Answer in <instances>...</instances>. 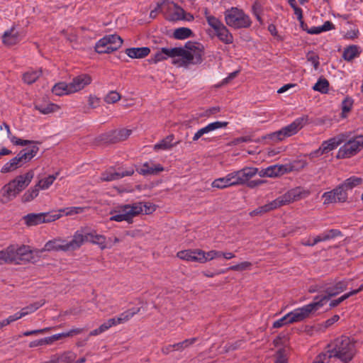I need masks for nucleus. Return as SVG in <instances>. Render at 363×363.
<instances>
[{
	"instance_id": "a18cd8bd",
	"label": "nucleus",
	"mask_w": 363,
	"mask_h": 363,
	"mask_svg": "<svg viewBox=\"0 0 363 363\" xmlns=\"http://www.w3.org/2000/svg\"><path fill=\"white\" fill-rule=\"evenodd\" d=\"M124 206L126 208L132 220L133 217L143 212V202L135 203L132 205L127 204L124 205Z\"/></svg>"
},
{
	"instance_id": "9b49d317",
	"label": "nucleus",
	"mask_w": 363,
	"mask_h": 363,
	"mask_svg": "<svg viewBox=\"0 0 363 363\" xmlns=\"http://www.w3.org/2000/svg\"><path fill=\"white\" fill-rule=\"evenodd\" d=\"M131 130L120 129L101 135L99 141L105 144H114L126 140L131 134Z\"/></svg>"
},
{
	"instance_id": "a878e982",
	"label": "nucleus",
	"mask_w": 363,
	"mask_h": 363,
	"mask_svg": "<svg viewBox=\"0 0 363 363\" xmlns=\"http://www.w3.org/2000/svg\"><path fill=\"white\" fill-rule=\"evenodd\" d=\"M19 35L15 31V27L13 26L10 30L4 32L2 36V42L7 46H12L19 42Z\"/></svg>"
},
{
	"instance_id": "6ab92c4d",
	"label": "nucleus",
	"mask_w": 363,
	"mask_h": 363,
	"mask_svg": "<svg viewBox=\"0 0 363 363\" xmlns=\"http://www.w3.org/2000/svg\"><path fill=\"white\" fill-rule=\"evenodd\" d=\"M16 245H11L5 250L0 251V264H18Z\"/></svg>"
},
{
	"instance_id": "4c0bfd02",
	"label": "nucleus",
	"mask_w": 363,
	"mask_h": 363,
	"mask_svg": "<svg viewBox=\"0 0 363 363\" xmlns=\"http://www.w3.org/2000/svg\"><path fill=\"white\" fill-rule=\"evenodd\" d=\"M228 125V122L226 121H215L208 124L206 126L199 129L200 133L203 136L204 134L208 133L214 130L225 128Z\"/></svg>"
},
{
	"instance_id": "4d7b16f0",
	"label": "nucleus",
	"mask_w": 363,
	"mask_h": 363,
	"mask_svg": "<svg viewBox=\"0 0 363 363\" xmlns=\"http://www.w3.org/2000/svg\"><path fill=\"white\" fill-rule=\"evenodd\" d=\"M121 98L119 93L116 91H109L104 97V101L107 104H114L118 101Z\"/></svg>"
},
{
	"instance_id": "20e7f679",
	"label": "nucleus",
	"mask_w": 363,
	"mask_h": 363,
	"mask_svg": "<svg viewBox=\"0 0 363 363\" xmlns=\"http://www.w3.org/2000/svg\"><path fill=\"white\" fill-rule=\"evenodd\" d=\"M308 120V116H303L281 130L264 136L263 139H270L274 142L281 141L286 137L295 135L307 123Z\"/></svg>"
},
{
	"instance_id": "423d86ee",
	"label": "nucleus",
	"mask_w": 363,
	"mask_h": 363,
	"mask_svg": "<svg viewBox=\"0 0 363 363\" xmlns=\"http://www.w3.org/2000/svg\"><path fill=\"white\" fill-rule=\"evenodd\" d=\"M123 43V39L117 34L107 35L96 43L95 50L99 54L111 53L119 49Z\"/></svg>"
},
{
	"instance_id": "6e6d98bb",
	"label": "nucleus",
	"mask_w": 363,
	"mask_h": 363,
	"mask_svg": "<svg viewBox=\"0 0 363 363\" xmlns=\"http://www.w3.org/2000/svg\"><path fill=\"white\" fill-rule=\"evenodd\" d=\"M167 59V56L163 52V48L160 50L157 51L154 55L148 60L151 64H157L159 62L165 60Z\"/></svg>"
},
{
	"instance_id": "7ed1b4c3",
	"label": "nucleus",
	"mask_w": 363,
	"mask_h": 363,
	"mask_svg": "<svg viewBox=\"0 0 363 363\" xmlns=\"http://www.w3.org/2000/svg\"><path fill=\"white\" fill-rule=\"evenodd\" d=\"M225 23L235 29L247 28L251 26L250 16L242 9L231 7L224 12Z\"/></svg>"
},
{
	"instance_id": "0e129e2a",
	"label": "nucleus",
	"mask_w": 363,
	"mask_h": 363,
	"mask_svg": "<svg viewBox=\"0 0 363 363\" xmlns=\"http://www.w3.org/2000/svg\"><path fill=\"white\" fill-rule=\"evenodd\" d=\"M11 142L14 144L15 145H37L38 143V142L33 141V140H22L20 138H18L17 137L14 136L11 138Z\"/></svg>"
},
{
	"instance_id": "c85d7f7f",
	"label": "nucleus",
	"mask_w": 363,
	"mask_h": 363,
	"mask_svg": "<svg viewBox=\"0 0 363 363\" xmlns=\"http://www.w3.org/2000/svg\"><path fill=\"white\" fill-rule=\"evenodd\" d=\"M16 250L18 264L23 262H28L32 258V252L28 246L23 245L18 247L16 245Z\"/></svg>"
},
{
	"instance_id": "5701e85b",
	"label": "nucleus",
	"mask_w": 363,
	"mask_h": 363,
	"mask_svg": "<svg viewBox=\"0 0 363 363\" xmlns=\"http://www.w3.org/2000/svg\"><path fill=\"white\" fill-rule=\"evenodd\" d=\"M39 151V147L37 145H33L21 150L18 154V157L23 165L29 162L33 157L36 156Z\"/></svg>"
},
{
	"instance_id": "b1692460",
	"label": "nucleus",
	"mask_w": 363,
	"mask_h": 363,
	"mask_svg": "<svg viewBox=\"0 0 363 363\" xmlns=\"http://www.w3.org/2000/svg\"><path fill=\"white\" fill-rule=\"evenodd\" d=\"M190 53H191V51L185 48H182L179 55L181 58L174 59L172 63L177 67H188L191 64L194 65V60Z\"/></svg>"
},
{
	"instance_id": "a19ab883",
	"label": "nucleus",
	"mask_w": 363,
	"mask_h": 363,
	"mask_svg": "<svg viewBox=\"0 0 363 363\" xmlns=\"http://www.w3.org/2000/svg\"><path fill=\"white\" fill-rule=\"evenodd\" d=\"M39 187L35 184L34 186L28 189L21 196L23 203H28L35 199L39 194Z\"/></svg>"
},
{
	"instance_id": "1a4fd4ad",
	"label": "nucleus",
	"mask_w": 363,
	"mask_h": 363,
	"mask_svg": "<svg viewBox=\"0 0 363 363\" xmlns=\"http://www.w3.org/2000/svg\"><path fill=\"white\" fill-rule=\"evenodd\" d=\"M209 26L214 30L216 36L222 43L228 45L233 43V34L218 18H210Z\"/></svg>"
},
{
	"instance_id": "e2e57ef3",
	"label": "nucleus",
	"mask_w": 363,
	"mask_h": 363,
	"mask_svg": "<svg viewBox=\"0 0 363 363\" xmlns=\"http://www.w3.org/2000/svg\"><path fill=\"white\" fill-rule=\"evenodd\" d=\"M323 234L326 241L342 235V232L337 229H330Z\"/></svg>"
},
{
	"instance_id": "58836bf2",
	"label": "nucleus",
	"mask_w": 363,
	"mask_h": 363,
	"mask_svg": "<svg viewBox=\"0 0 363 363\" xmlns=\"http://www.w3.org/2000/svg\"><path fill=\"white\" fill-rule=\"evenodd\" d=\"M52 92L57 96L72 94V92H69V83L66 82H59L55 84L52 89Z\"/></svg>"
},
{
	"instance_id": "ea45409f",
	"label": "nucleus",
	"mask_w": 363,
	"mask_h": 363,
	"mask_svg": "<svg viewBox=\"0 0 363 363\" xmlns=\"http://www.w3.org/2000/svg\"><path fill=\"white\" fill-rule=\"evenodd\" d=\"M362 290H363V283L360 285L359 289L352 290V291H350L349 293L345 294L340 298L331 301L330 303V307L335 308V307L337 306L339 304H340L342 301H344L349 297L358 294L359 292L362 291Z\"/></svg>"
},
{
	"instance_id": "2eb2a0df",
	"label": "nucleus",
	"mask_w": 363,
	"mask_h": 363,
	"mask_svg": "<svg viewBox=\"0 0 363 363\" xmlns=\"http://www.w3.org/2000/svg\"><path fill=\"white\" fill-rule=\"evenodd\" d=\"M203 251L201 250H181L177 253V257L181 259L188 262H197L205 263L203 258Z\"/></svg>"
},
{
	"instance_id": "cd10ccee",
	"label": "nucleus",
	"mask_w": 363,
	"mask_h": 363,
	"mask_svg": "<svg viewBox=\"0 0 363 363\" xmlns=\"http://www.w3.org/2000/svg\"><path fill=\"white\" fill-rule=\"evenodd\" d=\"M278 208H279V206L278 205L277 199H274V201L252 211L250 212V216L251 217L262 216L263 214Z\"/></svg>"
},
{
	"instance_id": "473e14b6",
	"label": "nucleus",
	"mask_w": 363,
	"mask_h": 363,
	"mask_svg": "<svg viewBox=\"0 0 363 363\" xmlns=\"http://www.w3.org/2000/svg\"><path fill=\"white\" fill-rule=\"evenodd\" d=\"M308 163L305 160H296L291 163L285 164L284 168L286 173L294 171H300L307 166Z\"/></svg>"
},
{
	"instance_id": "9d476101",
	"label": "nucleus",
	"mask_w": 363,
	"mask_h": 363,
	"mask_svg": "<svg viewBox=\"0 0 363 363\" xmlns=\"http://www.w3.org/2000/svg\"><path fill=\"white\" fill-rule=\"evenodd\" d=\"M322 198L324 199L323 204L328 205L334 203H345L347 201L348 196L347 191L340 184L333 190L324 192Z\"/></svg>"
},
{
	"instance_id": "c9c22d12",
	"label": "nucleus",
	"mask_w": 363,
	"mask_h": 363,
	"mask_svg": "<svg viewBox=\"0 0 363 363\" xmlns=\"http://www.w3.org/2000/svg\"><path fill=\"white\" fill-rule=\"evenodd\" d=\"M116 212L118 213L117 214L113 215L110 218L111 220H114L117 222L125 220L128 223L133 222V220L131 219L129 213H128L124 206H121L120 209Z\"/></svg>"
},
{
	"instance_id": "603ef678",
	"label": "nucleus",
	"mask_w": 363,
	"mask_h": 363,
	"mask_svg": "<svg viewBox=\"0 0 363 363\" xmlns=\"http://www.w3.org/2000/svg\"><path fill=\"white\" fill-rule=\"evenodd\" d=\"M42 220L44 223H50L52 221H55L60 218H61L62 214L60 213V212L56 211H50V212H46V213H40Z\"/></svg>"
},
{
	"instance_id": "2f4dec72",
	"label": "nucleus",
	"mask_w": 363,
	"mask_h": 363,
	"mask_svg": "<svg viewBox=\"0 0 363 363\" xmlns=\"http://www.w3.org/2000/svg\"><path fill=\"white\" fill-rule=\"evenodd\" d=\"M359 54V47L356 45H352L344 49L342 58L347 62H350L358 57Z\"/></svg>"
},
{
	"instance_id": "f8f14e48",
	"label": "nucleus",
	"mask_w": 363,
	"mask_h": 363,
	"mask_svg": "<svg viewBox=\"0 0 363 363\" xmlns=\"http://www.w3.org/2000/svg\"><path fill=\"white\" fill-rule=\"evenodd\" d=\"M349 280L342 279L333 284H325V293L323 299H330L331 297L335 296L347 289Z\"/></svg>"
},
{
	"instance_id": "680f3d73",
	"label": "nucleus",
	"mask_w": 363,
	"mask_h": 363,
	"mask_svg": "<svg viewBox=\"0 0 363 363\" xmlns=\"http://www.w3.org/2000/svg\"><path fill=\"white\" fill-rule=\"evenodd\" d=\"M181 49L182 47L173 48H163V52L167 56V58H174L175 57H179Z\"/></svg>"
},
{
	"instance_id": "3c124183",
	"label": "nucleus",
	"mask_w": 363,
	"mask_h": 363,
	"mask_svg": "<svg viewBox=\"0 0 363 363\" xmlns=\"http://www.w3.org/2000/svg\"><path fill=\"white\" fill-rule=\"evenodd\" d=\"M86 208V207L72 206L61 208L58 212L61 214L63 213L65 216H72L84 213Z\"/></svg>"
},
{
	"instance_id": "de8ad7c7",
	"label": "nucleus",
	"mask_w": 363,
	"mask_h": 363,
	"mask_svg": "<svg viewBox=\"0 0 363 363\" xmlns=\"http://www.w3.org/2000/svg\"><path fill=\"white\" fill-rule=\"evenodd\" d=\"M77 355L71 352H65L60 355H56L57 362L58 363H74Z\"/></svg>"
},
{
	"instance_id": "412c9836",
	"label": "nucleus",
	"mask_w": 363,
	"mask_h": 363,
	"mask_svg": "<svg viewBox=\"0 0 363 363\" xmlns=\"http://www.w3.org/2000/svg\"><path fill=\"white\" fill-rule=\"evenodd\" d=\"M34 108L43 115H48L60 110V107L50 101H37L34 103Z\"/></svg>"
},
{
	"instance_id": "a211bd4d",
	"label": "nucleus",
	"mask_w": 363,
	"mask_h": 363,
	"mask_svg": "<svg viewBox=\"0 0 363 363\" xmlns=\"http://www.w3.org/2000/svg\"><path fill=\"white\" fill-rule=\"evenodd\" d=\"M301 189L300 187L292 189L285 193L284 195L277 198L279 207L299 200L301 196Z\"/></svg>"
},
{
	"instance_id": "0eeeda50",
	"label": "nucleus",
	"mask_w": 363,
	"mask_h": 363,
	"mask_svg": "<svg viewBox=\"0 0 363 363\" xmlns=\"http://www.w3.org/2000/svg\"><path fill=\"white\" fill-rule=\"evenodd\" d=\"M363 148V135L354 137L340 147L337 158H350L357 154Z\"/></svg>"
},
{
	"instance_id": "c03bdc74",
	"label": "nucleus",
	"mask_w": 363,
	"mask_h": 363,
	"mask_svg": "<svg viewBox=\"0 0 363 363\" xmlns=\"http://www.w3.org/2000/svg\"><path fill=\"white\" fill-rule=\"evenodd\" d=\"M174 10L172 13H171L167 18V19L170 21H177L180 20L185 19V11L177 4H174Z\"/></svg>"
},
{
	"instance_id": "393cba45",
	"label": "nucleus",
	"mask_w": 363,
	"mask_h": 363,
	"mask_svg": "<svg viewBox=\"0 0 363 363\" xmlns=\"http://www.w3.org/2000/svg\"><path fill=\"white\" fill-rule=\"evenodd\" d=\"M163 170L164 167L161 164H155L147 162H145L140 168L136 169L140 174L144 176L157 174Z\"/></svg>"
},
{
	"instance_id": "49530a36",
	"label": "nucleus",
	"mask_w": 363,
	"mask_h": 363,
	"mask_svg": "<svg viewBox=\"0 0 363 363\" xmlns=\"http://www.w3.org/2000/svg\"><path fill=\"white\" fill-rule=\"evenodd\" d=\"M42 73H43V71L41 69H40L39 70H36V71H30V72L29 71V72H26L23 75V79L25 83H26L28 84H31L34 83L40 77V76L42 74Z\"/></svg>"
},
{
	"instance_id": "f3484780",
	"label": "nucleus",
	"mask_w": 363,
	"mask_h": 363,
	"mask_svg": "<svg viewBox=\"0 0 363 363\" xmlns=\"http://www.w3.org/2000/svg\"><path fill=\"white\" fill-rule=\"evenodd\" d=\"M258 172V169L256 167H245L238 171H235L234 174L237 181L238 185H242L248 182Z\"/></svg>"
},
{
	"instance_id": "864d4df0",
	"label": "nucleus",
	"mask_w": 363,
	"mask_h": 363,
	"mask_svg": "<svg viewBox=\"0 0 363 363\" xmlns=\"http://www.w3.org/2000/svg\"><path fill=\"white\" fill-rule=\"evenodd\" d=\"M45 303V300H41L40 301L35 302L33 303L30 304L29 306H27L26 307H24L21 309V312L24 313V316L35 312L37 311L39 308L43 306Z\"/></svg>"
},
{
	"instance_id": "338daca9",
	"label": "nucleus",
	"mask_w": 363,
	"mask_h": 363,
	"mask_svg": "<svg viewBox=\"0 0 363 363\" xmlns=\"http://www.w3.org/2000/svg\"><path fill=\"white\" fill-rule=\"evenodd\" d=\"M203 258L205 259V262L209 260H212L214 258L220 257L222 255L221 251H217V250H211L208 252H205L203 251Z\"/></svg>"
},
{
	"instance_id": "72a5a7b5",
	"label": "nucleus",
	"mask_w": 363,
	"mask_h": 363,
	"mask_svg": "<svg viewBox=\"0 0 363 363\" xmlns=\"http://www.w3.org/2000/svg\"><path fill=\"white\" fill-rule=\"evenodd\" d=\"M41 213H28L23 217V219L27 226H34L43 223Z\"/></svg>"
},
{
	"instance_id": "37998d69",
	"label": "nucleus",
	"mask_w": 363,
	"mask_h": 363,
	"mask_svg": "<svg viewBox=\"0 0 363 363\" xmlns=\"http://www.w3.org/2000/svg\"><path fill=\"white\" fill-rule=\"evenodd\" d=\"M194 35L192 30L189 28L182 27L174 30L173 37L177 40H184L191 37Z\"/></svg>"
},
{
	"instance_id": "4be33fe9",
	"label": "nucleus",
	"mask_w": 363,
	"mask_h": 363,
	"mask_svg": "<svg viewBox=\"0 0 363 363\" xmlns=\"http://www.w3.org/2000/svg\"><path fill=\"white\" fill-rule=\"evenodd\" d=\"M345 141L344 135H339L337 136L330 138L328 140L323 141L320 146L323 154L328 153L329 152L335 150L337 146Z\"/></svg>"
},
{
	"instance_id": "aec40b11",
	"label": "nucleus",
	"mask_w": 363,
	"mask_h": 363,
	"mask_svg": "<svg viewBox=\"0 0 363 363\" xmlns=\"http://www.w3.org/2000/svg\"><path fill=\"white\" fill-rule=\"evenodd\" d=\"M233 186H238L234 172L228 174L224 177L216 179L211 184V186L213 188H217L220 189Z\"/></svg>"
},
{
	"instance_id": "4468645a",
	"label": "nucleus",
	"mask_w": 363,
	"mask_h": 363,
	"mask_svg": "<svg viewBox=\"0 0 363 363\" xmlns=\"http://www.w3.org/2000/svg\"><path fill=\"white\" fill-rule=\"evenodd\" d=\"M92 82L91 77L88 74H82L72 79L69 83V92L72 94L81 91L85 86L89 85Z\"/></svg>"
},
{
	"instance_id": "6e6552de",
	"label": "nucleus",
	"mask_w": 363,
	"mask_h": 363,
	"mask_svg": "<svg viewBox=\"0 0 363 363\" xmlns=\"http://www.w3.org/2000/svg\"><path fill=\"white\" fill-rule=\"evenodd\" d=\"M75 233L81 240L79 245V249L84 243L87 242L99 245L101 250H104L108 247L106 245V238L103 235L97 234L95 230L87 232L85 228H81L77 230Z\"/></svg>"
},
{
	"instance_id": "09e8293b",
	"label": "nucleus",
	"mask_w": 363,
	"mask_h": 363,
	"mask_svg": "<svg viewBox=\"0 0 363 363\" xmlns=\"http://www.w3.org/2000/svg\"><path fill=\"white\" fill-rule=\"evenodd\" d=\"M59 172H56L55 174L49 175L48 177L40 179L36 185L39 189H47L53 184Z\"/></svg>"
},
{
	"instance_id": "774afa93",
	"label": "nucleus",
	"mask_w": 363,
	"mask_h": 363,
	"mask_svg": "<svg viewBox=\"0 0 363 363\" xmlns=\"http://www.w3.org/2000/svg\"><path fill=\"white\" fill-rule=\"evenodd\" d=\"M289 315L287 313L284 316H283L281 318L276 320L273 323V328H279L285 325L290 324L289 323Z\"/></svg>"
},
{
	"instance_id": "8fccbe9b",
	"label": "nucleus",
	"mask_w": 363,
	"mask_h": 363,
	"mask_svg": "<svg viewBox=\"0 0 363 363\" xmlns=\"http://www.w3.org/2000/svg\"><path fill=\"white\" fill-rule=\"evenodd\" d=\"M328 88L329 82L325 78H320L313 86V89L322 94H326L328 92Z\"/></svg>"
},
{
	"instance_id": "69168bd1",
	"label": "nucleus",
	"mask_w": 363,
	"mask_h": 363,
	"mask_svg": "<svg viewBox=\"0 0 363 363\" xmlns=\"http://www.w3.org/2000/svg\"><path fill=\"white\" fill-rule=\"evenodd\" d=\"M330 358V353L327 350L326 352L319 354L313 363H329Z\"/></svg>"
},
{
	"instance_id": "5fc2aeb1",
	"label": "nucleus",
	"mask_w": 363,
	"mask_h": 363,
	"mask_svg": "<svg viewBox=\"0 0 363 363\" xmlns=\"http://www.w3.org/2000/svg\"><path fill=\"white\" fill-rule=\"evenodd\" d=\"M353 99L350 97H346L342 102V117L345 118L352 108Z\"/></svg>"
},
{
	"instance_id": "f257e3e1",
	"label": "nucleus",
	"mask_w": 363,
	"mask_h": 363,
	"mask_svg": "<svg viewBox=\"0 0 363 363\" xmlns=\"http://www.w3.org/2000/svg\"><path fill=\"white\" fill-rule=\"evenodd\" d=\"M34 177V171L30 169L24 174L16 176L0 189V202L7 203L13 200L26 189Z\"/></svg>"
},
{
	"instance_id": "c756f323",
	"label": "nucleus",
	"mask_w": 363,
	"mask_h": 363,
	"mask_svg": "<svg viewBox=\"0 0 363 363\" xmlns=\"http://www.w3.org/2000/svg\"><path fill=\"white\" fill-rule=\"evenodd\" d=\"M150 52V49L147 47L130 48L125 50V53L130 58H143L147 56Z\"/></svg>"
},
{
	"instance_id": "bb28decb",
	"label": "nucleus",
	"mask_w": 363,
	"mask_h": 363,
	"mask_svg": "<svg viewBox=\"0 0 363 363\" xmlns=\"http://www.w3.org/2000/svg\"><path fill=\"white\" fill-rule=\"evenodd\" d=\"M174 139V135L173 134H170L167 135L166 138L160 140L158 143L154 145L155 150H169L172 147L177 145L179 143V141L173 142Z\"/></svg>"
},
{
	"instance_id": "7c9ffc66",
	"label": "nucleus",
	"mask_w": 363,
	"mask_h": 363,
	"mask_svg": "<svg viewBox=\"0 0 363 363\" xmlns=\"http://www.w3.org/2000/svg\"><path fill=\"white\" fill-rule=\"evenodd\" d=\"M23 166L21 160H19L18 155L11 159L6 162L1 169V172L3 174L9 173L15 171L16 169Z\"/></svg>"
},
{
	"instance_id": "13d9d810",
	"label": "nucleus",
	"mask_w": 363,
	"mask_h": 363,
	"mask_svg": "<svg viewBox=\"0 0 363 363\" xmlns=\"http://www.w3.org/2000/svg\"><path fill=\"white\" fill-rule=\"evenodd\" d=\"M120 179L119 172L106 171L102 173L101 180L104 182H111Z\"/></svg>"
},
{
	"instance_id": "bf43d9fd",
	"label": "nucleus",
	"mask_w": 363,
	"mask_h": 363,
	"mask_svg": "<svg viewBox=\"0 0 363 363\" xmlns=\"http://www.w3.org/2000/svg\"><path fill=\"white\" fill-rule=\"evenodd\" d=\"M140 311V308H131L125 311V312L121 313L119 315L123 319V322L128 321L134 315L138 313Z\"/></svg>"
},
{
	"instance_id": "e433bc0d",
	"label": "nucleus",
	"mask_w": 363,
	"mask_h": 363,
	"mask_svg": "<svg viewBox=\"0 0 363 363\" xmlns=\"http://www.w3.org/2000/svg\"><path fill=\"white\" fill-rule=\"evenodd\" d=\"M362 182L363 180L361 177L352 176L345 179L342 183H341V185H342L345 189L348 191L352 190L353 188L361 185Z\"/></svg>"
},
{
	"instance_id": "79ce46f5",
	"label": "nucleus",
	"mask_w": 363,
	"mask_h": 363,
	"mask_svg": "<svg viewBox=\"0 0 363 363\" xmlns=\"http://www.w3.org/2000/svg\"><path fill=\"white\" fill-rule=\"evenodd\" d=\"M251 267H252V263L250 262L245 261V262L239 263L238 264L230 266L225 269L220 270V271H218V272L217 274H224L228 271H239V272L245 271V270L250 269Z\"/></svg>"
},
{
	"instance_id": "f704fd0d",
	"label": "nucleus",
	"mask_w": 363,
	"mask_h": 363,
	"mask_svg": "<svg viewBox=\"0 0 363 363\" xmlns=\"http://www.w3.org/2000/svg\"><path fill=\"white\" fill-rule=\"evenodd\" d=\"M267 177H278L286 174L284 164H274L266 168Z\"/></svg>"
},
{
	"instance_id": "f03ea898",
	"label": "nucleus",
	"mask_w": 363,
	"mask_h": 363,
	"mask_svg": "<svg viewBox=\"0 0 363 363\" xmlns=\"http://www.w3.org/2000/svg\"><path fill=\"white\" fill-rule=\"evenodd\" d=\"M327 349L331 358H337L344 363L350 362L356 353L354 342L347 336L335 339L333 345H328Z\"/></svg>"
},
{
	"instance_id": "dca6fc26",
	"label": "nucleus",
	"mask_w": 363,
	"mask_h": 363,
	"mask_svg": "<svg viewBox=\"0 0 363 363\" xmlns=\"http://www.w3.org/2000/svg\"><path fill=\"white\" fill-rule=\"evenodd\" d=\"M184 48L191 52L190 53L194 59V65H199L203 62L204 55V47L198 42L188 41Z\"/></svg>"
},
{
	"instance_id": "39448f33",
	"label": "nucleus",
	"mask_w": 363,
	"mask_h": 363,
	"mask_svg": "<svg viewBox=\"0 0 363 363\" xmlns=\"http://www.w3.org/2000/svg\"><path fill=\"white\" fill-rule=\"evenodd\" d=\"M81 240L74 233L72 239L67 242L62 238H55L52 240L47 242L44 246V250L46 251H62V252H70L74 251L79 249V245Z\"/></svg>"
},
{
	"instance_id": "ddd939ff",
	"label": "nucleus",
	"mask_w": 363,
	"mask_h": 363,
	"mask_svg": "<svg viewBox=\"0 0 363 363\" xmlns=\"http://www.w3.org/2000/svg\"><path fill=\"white\" fill-rule=\"evenodd\" d=\"M318 303L308 304L302 308H296L294 311L288 313L289 315V323H294L296 322H300L309 316L310 313L313 312L315 306Z\"/></svg>"
},
{
	"instance_id": "052dcab7",
	"label": "nucleus",
	"mask_w": 363,
	"mask_h": 363,
	"mask_svg": "<svg viewBox=\"0 0 363 363\" xmlns=\"http://www.w3.org/2000/svg\"><path fill=\"white\" fill-rule=\"evenodd\" d=\"M306 59L308 62H311L315 69H318L320 65L319 56L312 51H310L306 55Z\"/></svg>"
}]
</instances>
